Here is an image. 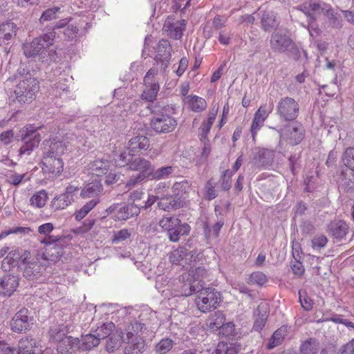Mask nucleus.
<instances>
[{"label": "nucleus", "mask_w": 354, "mask_h": 354, "mask_svg": "<svg viewBox=\"0 0 354 354\" xmlns=\"http://www.w3.org/2000/svg\"><path fill=\"white\" fill-rule=\"evenodd\" d=\"M6 265L8 266V268L15 266L21 268L24 276L28 279H33L43 270V266L32 259L30 252L26 250L17 249L8 252L2 262V266L6 269Z\"/></svg>", "instance_id": "nucleus-1"}, {"label": "nucleus", "mask_w": 354, "mask_h": 354, "mask_svg": "<svg viewBox=\"0 0 354 354\" xmlns=\"http://www.w3.org/2000/svg\"><path fill=\"white\" fill-rule=\"evenodd\" d=\"M193 292H195L196 307L203 313L216 310L220 306L223 300L221 293L214 288H201Z\"/></svg>", "instance_id": "nucleus-2"}, {"label": "nucleus", "mask_w": 354, "mask_h": 354, "mask_svg": "<svg viewBox=\"0 0 354 354\" xmlns=\"http://www.w3.org/2000/svg\"><path fill=\"white\" fill-rule=\"evenodd\" d=\"M55 35L56 32L52 30L41 37L34 38L31 41H26L22 44L24 55L27 58H30L45 54L46 50L53 45Z\"/></svg>", "instance_id": "nucleus-3"}, {"label": "nucleus", "mask_w": 354, "mask_h": 354, "mask_svg": "<svg viewBox=\"0 0 354 354\" xmlns=\"http://www.w3.org/2000/svg\"><path fill=\"white\" fill-rule=\"evenodd\" d=\"M159 225L171 242H177L180 236L189 234L191 227L175 216H164L159 221Z\"/></svg>", "instance_id": "nucleus-4"}, {"label": "nucleus", "mask_w": 354, "mask_h": 354, "mask_svg": "<svg viewBox=\"0 0 354 354\" xmlns=\"http://www.w3.org/2000/svg\"><path fill=\"white\" fill-rule=\"evenodd\" d=\"M49 131L50 137L42 142V154L62 158L67 152L68 142L65 136L56 132V129L54 131L50 129Z\"/></svg>", "instance_id": "nucleus-5"}, {"label": "nucleus", "mask_w": 354, "mask_h": 354, "mask_svg": "<svg viewBox=\"0 0 354 354\" xmlns=\"http://www.w3.org/2000/svg\"><path fill=\"white\" fill-rule=\"evenodd\" d=\"M40 89L39 81L33 77L21 80L15 89L16 99L19 102H32Z\"/></svg>", "instance_id": "nucleus-6"}, {"label": "nucleus", "mask_w": 354, "mask_h": 354, "mask_svg": "<svg viewBox=\"0 0 354 354\" xmlns=\"http://www.w3.org/2000/svg\"><path fill=\"white\" fill-rule=\"evenodd\" d=\"M128 169L138 172L136 176L129 179L127 183V187H132L150 178L153 171V166L149 160L142 157H137L131 158Z\"/></svg>", "instance_id": "nucleus-7"}, {"label": "nucleus", "mask_w": 354, "mask_h": 354, "mask_svg": "<svg viewBox=\"0 0 354 354\" xmlns=\"http://www.w3.org/2000/svg\"><path fill=\"white\" fill-rule=\"evenodd\" d=\"M43 127H36L35 124H28L21 131V138L24 142L19 149L20 154H29L41 142V135L37 131L43 129Z\"/></svg>", "instance_id": "nucleus-8"}, {"label": "nucleus", "mask_w": 354, "mask_h": 354, "mask_svg": "<svg viewBox=\"0 0 354 354\" xmlns=\"http://www.w3.org/2000/svg\"><path fill=\"white\" fill-rule=\"evenodd\" d=\"M298 10L301 11L307 17V21H316L317 17L322 14L329 17L333 15V10L329 6H322L315 0H308L304 1L298 7Z\"/></svg>", "instance_id": "nucleus-9"}, {"label": "nucleus", "mask_w": 354, "mask_h": 354, "mask_svg": "<svg viewBox=\"0 0 354 354\" xmlns=\"http://www.w3.org/2000/svg\"><path fill=\"white\" fill-rule=\"evenodd\" d=\"M187 278L188 285L189 286L187 292H185V295H191L193 291L200 289L199 286L203 288V284L205 281H209V274L207 271L202 267H197L194 269H189L187 274H183L182 279L184 280Z\"/></svg>", "instance_id": "nucleus-10"}, {"label": "nucleus", "mask_w": 354, "mask_h": 354, "mask_svg": "<svg viewBox=\"0 0 354 354\" xmlns=\"http://www.w3.org/2000/svg\"><path fill=\"white\" fill-rule=\"evenodd\" d=\"M277 113L285 121H293L299 115V105L292 97L281 98L277 106Z\"/></svg>", "instance_id": "nucleus-11"}, {"label": "nucleus", "mask_w": 354, "mask_h": 354, "mask_svg": "<svg viewBox=\"0 0 354 354\" xmlns=\"http://www.w3.org/2000/svg\"><path fill=\"white\" fill-rule=\"evenodd\" d=\"M62 158L42 154L41 169L44 175L48 178H57L64 170Z\"/></svg>", "instance_id": "nucleus-12"}, {"label": "nucleus", "mask_w": 354, "mask_h": 354, "mask_svg": "<svg viewBox=\"0 0 354 354\" xmlns=\"http://www.w3.org/2000/svg\"><path fill=\"white\" fill-rule=\"evenodd\" d=\"M218 110V106L216 105L214 106L212 109L209 111L207 119L202 122L201 127L198 129L199 139L204 144L202 153L205 156H208L210 152V145L209 144V139L207 136L210 131L213 123L216 120Z\"/></svg>", "instance_id": "nucleus-13"}, {"label": "nucleus", "mask_w": 354, "mask_h": 354, "mask_svg": "<svg viewBox=\"0 0 354 354\" xmlns=\"http://www.w3.org/2000/svg\"><path fill=\"white\" fill-rule=\"evenodd\" d=\"M108 215H111L112 218L115 221H127V219L137 216L140 209L133 204H129L120 207L118 203H114L106 209Z\"/></svg>", "instance_id": "nucleus-14"}, {"label": "nucleus", "mask_w": 354, "mask_h": 354, "mask_svg": "<svg viewBox=\"0 0 354 354\" xmlns=\"http://www.w3.org/2000/svg\"><path fill=\"white\" fill-rule=\"evenodd\" d=\"M151 129L158 133L172 132L177 126L176 120L168 114H158L151 120Z\"/></svg>", "instance_id": "nucleus-15"}, {"label": "nucleus", "mask_w": 354, "mask_h": 354, "mask_svg": "<svg viewBox=\"0 0 354 354\" xmlns=\"http://www.w3.org/2000/svg\"><path fill=\"white\" fill-rule=\"evenodd\" d=\"M32 318L28 317V310L26 308L19 310L10 322L11 330L16 333L25 332L30 329Z\"/></svg>", "instance_id": "nucleus-16"}, {"label": "nucleus", "mask_w": 354, "mask_h": 354, "mask_svg": "<svg viewBox=\"0 0 354 354\" xmlns=\"http://www.w3.org/2000/svg\"><path fill=\"white\" fill-rule=\"evenodd\" d=\"M272 112V108L269 107L266 104H261L254 115L250 132L252 140H256L258 131L264 126L265 121Z\"/></svg>", "instance_id": "nucleus-17"}, {"label": "nucleus", "mask_w": 354, "mask_h": 354, "mask_svg": "<svg viewBox=\"0 0 354 354\" xmlns=\"http://www.w3.org/2000/svg\"><path fill=\"white\" fill-rule=\"evenodd\" d=\"M6 354H38L37 342L33 339L22 338L19 340L18 348L9 347L6 350Z\"/></svg>", "instance_id": "nucleus-18"}, {"label": "nucleus", "mask_w": 354, "mask_h": 354, "mask_svg": "<svg viewBox=\"0 0 354 354\" xmlns=\"http://www.w3.org/2000/svg\"><path fill=\"white\" fill-rule=\"evenodd\" d=\"M54 228L52 223H46L38 227V233L44 236V237L39 239V242L41 244L46 245V250L50 249L52 250L54 249L53 243H57L60 239L59 236L50 234Z\"/></svg>", "instance_id": "nucleus-19"}, {"label": "nucleus", "mask_w": 354, "mask_h": 354, "mask_svg": "<svg viewBox=\"0 0 354 354\" xmlns=\"http://www.w3.org/2000/svg\"><path fill=\"white\" fill-rule=\"evenodd\" d=\"M292 46V40L286 35L274 32L271 36L270 46L274 51L284 53Z\"/></svg>", "instance_id": "nucleus-20"}, {"label": "nucleus", "mask_w": 354, "mask_h": 354, "mask_svg": "<svg viewBox=\"0 0 354 354\" xmlns=\"http://www.w3.org/2000/svg\"><path fill=\"white\" fill-rule=\"evenodd\" d=\"M111 166L110 160L97 158L88 163L87 168L91 174L100 177L106 175L109 171Z\"/></svg>", "instance_id": "nucleus-21"}, {"label": "nucleus", "mask_w": 354, "mask_h": 354, "mask_svg": "<svg viewBox=\"0 0 354 354\" xmlns=\"http://www.w3.org/2000/svg\"><path fill=\"white\" fill-rule=\"evenodd\" d=\"M185 26V20L174 21L171 17H168L165 22L164 29L170 37L179 39L182 37Z\"/></svg>", "instance_id": "nucleus-22"}, {"label": "nucleus", "mask_w": 354, "mask_h": 354, "mask_svg": "<svg viewBox=\"0 0 354 354\" xmlns=\"http://www.w3.org/2000/svg\"><path fill=\"white\" fill-rule=\"evenodd\" d=\"M103 192V185L100 180H95L86 184L80 191V196L84 198L98 199Z\"/></svg>", "instance_id": "nucleus-23"}, {"label": "nucleus", "mask_w": 354, "mask_h": 354, "mask_svg": "<svg viewBox=\"0 0 354 354\" xmlns=\"http://www.w3.org/2000/svg\"><path fill=\"white\" fill-rule=\"evenodd\" d=\"M50 339L54 342H57V351L60 353H63L66 351V348H62V344L70 343L72 340V337L66 336L63 330H61L59 326H55L51 327L49 330Z\"/></svg>", "instance_id": "nucleus-24"}, {"label": "nucleus", "mask_w": 354, "mask_h": 354, "mask_svg": "<svg viewBox=\"0 0 354 354\" xmlns=\"http://www.w3.org/2000/svg\"><path fill=\"white\" fill-rule=\"evenodd\" d=\"M185 205V201L175 196H167L160 198L158 206L160 209L170 212L180 209Z\"/></svg>", "instance_id": "nucleus-25"}, {"label": "nucleus", "mask_w": 354, "mask_h": 354, "mask_svg": "<svg viewBox=\"0 0 354 354\" xmlns=\"http://www.w3.org/2000/svg\"><path fill=\"white\" fill-rule=\"evenodd\" d=\"M183 102L187 108L194 113H201L207 106L206 100L196 95L186 96L183 98Z\"/></svg>", "instance_id": "nucleus-26"}, {"label": "nucleus", "mask_w": 354, "mask_h": 354, "mask_svg": "<svg viewBox=\"0 0 354 354\" xmlns=\"http://www.w3.org/2000/svg\"><path fill=\"white\" fill-rule=\"evenodd\" d=\"M149 147V140L145 136H136L131 138L127 143V150L132 154H136Z\"/></svg>", "instance_id": "nucleus-27"}, {"label": "nucleus", "mask_w": 354, "mask_h": 354, "mask_svg": "<svg viewBox=\"0 0 354 354\" xmlns=\"http://www.w3.org/2000/svg\"><path fill=\"white\" fill-rule=\"evenodd\" d=\"M171 46L169 41L167 39H161L157 48L156 62H160L167 67L171 58Z\"/></svg>", "instance_id": "nucleus-28"}, {"label": "nucleus", "mask_w": 354, "mask_h": 354, "mask_svg": "<svg viewBox=\"0 0 354 354\" xmlns=\"http://www.w3.org/2000/svg\"><path fill=\"white\" fill-rule=\"evenodd\" d=\"M19 286L18 277L15 275H6L0 281V292L5 296H10Z\"/></svg>", "instance_id": "nucleus-29"}, {"label": "nucleus", "mask_w": 354, "mask_h": 354, "mask_svg": "<svg viewBox=\"0 0 354 354\" xmlns=\"http://www.w3.org/2000/svg\"><path fill=\"white\" fill-rule=\"evenodd\" d=\"M193 256L188 250L183 247H180L174 251H172L169 259L170 262L176 265H181L183 267H185L187 265V261L192 259Z\"/></svg>", "instance_id": "nucleus-30"}, {"label": "nucleus", "mask_w": 354, "mask_h": 354, "mask_svg": "<svg viewBox=\"0 0 354 354\" xmlns=\"http://www.w3.org/2000/svg\"><path fill=\"white\" fill-rule=\"evenodd\" d=\"M17 26L11 21L0 25V46L8 42L17 35Z\"/></svg>", "instance_id": "nucleus-31"}, {"label": "nucleus", "mask_w": 354, "mask_h": 354, "mask_svg": "<svg viewBox=\"0 0 354 354\" xmlns=\"http://www.w3.org/2000/svg\"><path fill=\"white\" fill-rule=\"evenodd\" d=\"M174 196L185 201L192 190V184L187 180L175 183L171 187Z\"/></svg>", "instance_id": "nucleus-32"}, {"label": "nucleus", "mask_w": 354, "mask_h": 354, "mask_svg": "<svg viewBox=\"0 0 354 354\" xmlns=\"http://www.w3.org/2000/svg\"><path fill=\"white\" fill-rule=\"evenodd\" d=\"M349 227L343 221L332 222L330 225V230L334 238L337 240L344 239L348 232Z\"/></svg>", "instance_id": "nucleus-33"}, {"label": "nucleus", "mask_w": 354, "mask_h": 354, "mask_svg": "<svg viewBox=\"0 0 354 354\" xmlns=\"http://www.w3.org/2000/svg\"><path fill=\"white\" fill-rule=\"evenodd\" d=\"M145 342L141 337L135 338L132 343L124 348V354H142L145 350Z\"/></svg>", "instance_id": "nucleus-34"}, {"label": "nucleus", "mask_w": 354, "mask_h": 354, "mask_svg": "<svg viewBox=\"0 0 354 354\" xmlns=\"http://www.w3.org/2000/svg\"><path fill=\"white\" fill-rule=\"evenodd\" d=\"M225 322V315L222 311H216L208 320V328L212 331H219L223 323Z\"/></svg>", "instance_id": "nucleus-35"}, {"label": "nucleus", "mask_w": 354, "mask_h": 354, "mask_svg": "<svg viewBox=\"0 0 354 354\" xmlns=\"http://www.w3.org/2000/svg\"><path fill=\"white\" fill-rule=\"evenodd\" d=\"M145 84L146 88L142 93V99L152 102L156 99L160 85L157 82L145 83Z\"/></svg>", "instance_id": "nucleus-36"}, {"label": "nucleus", "mask_w": 354, "mask_h": 354, "mask_svg": "<svg viewBox=\"0 0 354 354\" xmlns=\"http://www.w3.org/2000/svg\"><path fill=\"white\" fill-rule=\"evenodd\" d=\"M48 198V194L44 189L35 192L30 198L31 206L37 208H42L45 206Z\"/></svg>", "instance_id": "nucleus-37"}, {"label": "nucleus", "mask_w": 354, "mask_h": 354, "mask_svg": "<svg viewBox=\"0 0 354 354\" xmlns=\"http://www.w3.org/2000/svg\"><path fill=\"white\" fill-rule=\"evenodd\" d=\"M239 351V348L237 345L220 342L212 354H238Z\"/></svg>", "instance_id": "nucleus-38"}, {"label": "nucleus", "mask_w": 354, "mask_h": 354, "mask_svg": "<svg viewBox=\"0 0 354 354\" xmlns=\"http://www.w3.org/2000/svg\"><path fill=\"white\" fill-rule=\"evenodd\" d=\"M288 330L287 327L283 326L278 328L272 335L270 339L269 344L268 345V348L271 349L274 348L275 346L281 344L282 341L283 340L285 336L287 335Z\"/></svg>", "instance_id": "nucleus-39"}, {"label": "nucleus", "mask_w": 354, "mask_h": 354, "mask_svg": "<svg viewBox=\"0 0 354 354\" xmlns=\"http://www.w3.org/2000/svg\"><path fill=\"white\" fill-rule=\"evenodd\" d=\"M98 199H91L84 205L79 210H77L74 216L76 221H81L100 203Z\"/></svg>", "instance_id": "nucleus-40"}, {"label": "nucleus", "mask_w": 354, "mask_h": 354, "mask_svg": "<svg viewBox=\"0 0 354 354\" xmlns=\"http://www.w3.org/2000/svg\"><path fill=\"white\" fill-rule=\"evenodd\" d=\"M67 79L59 80L51 86L50 93L55 97H62L64 93L69 92V87L66 84Z\"/></svg>", "instance_id": "nucleus-41"}, {"label": "nucleus", "mask_w": 354, "mask_h": 354, "mask_svg": "<svg viewBox=\"0 0 354 354\" xmlns=\"http://www.w3.org/2000/svg\"><path fill=\"white\" fill-rule=\"evenodd\" d=\"M71 204L63 194L56 195L50 201V207L54 211L62 210L68 207Z\"/></svg>", "instance_id": "nucleus-42"}, {"label": "nucleus", "mask_w": 354, "mask_h": 354, "mask_svg": "<svg viewBox=\"0 0 354 354\" xmlns=\"http://www.w3.org/2000/svg\"><path fill=\"white\" fill-rule=\"evenodd\" d=\"M304 138V130L301 124L292 127L288 139L292 145L299 144Z\"/></svg>", "instance_id": "nucleus-43"}, {"label": "nucleus", "mask_w": 354, "mask_h": 354, "mask_svg": "<svg viewBox=\"0 0 354 354\" xmlns=\"http://www.w3.org/2000/svg\"><path fill=\"white\" fill-rule=\"evenodd\" d=\"M115 328V324L113 322L103 324L96 329L95 335L96 337H99L100 340L105 339L111 335Z\"/></svg>", "instance_id": "nucleus-44"}, {"label": "nucleus", "mask_w": 354, "mask_h": 354, "mask_svg": "<svg viewBox=\"0 0 354 354\" xmlns=\"http://www.w3.org/2000/svg\"><path fill=\"white\" fill-rule=\"evenodd\" d=\"M319 344L313 339L304 342L300 347V354H317Z\"/></svg>", "instance_id": "nucleus-45"}, {"label": "nucleus", "mask_w": 354, "mask_h": 354, "mask_svg": "<svg viewBox=\"0 0 354 354\" xmlns=\"http://www.w3.org/2000/svg\"><path fill=\"white\" fill-rule=\"evenodd\" d=\"M100 340L95 335L87 334L82 337V348L84 350H91L99 345Z\"/></svg>", "instance_id": "nucleus-46"}, {"label": "nucleus", "mask_w": 354, "mask_h": 354, "mask_svg": "<svg viewBox=\"0 0 354 354\" xmlns=\"http://www.w3.org/2000/svg\"><path fill=\"white\" fill-rule=\"evenodd\" d=\"M133 156L134 154L129 153V151H128V152L127 150L123 151L117 158H115V166L119 167L127 166V169H129L130 162L131 158H133Z\"/></svg>", "instance_id": "nucleus-47"}, {"label": "nucleus", "mask_w": 354, "mask_h": 354, "mask_svg": "<svg viewBox=\"0 0 354 354\" xmlns=\"http://www.w3.org/2000/svg\"><path fill=\"white\" fill-rule=\"evenodd\" d=\"M53 248L52 250L50 249L46 250V245H44V247L41 248V259L46 261H54L57 257L59 253V248L56 243H53Z\"/></svg>", "instance_id": "nucleus-48"}, {"label": "nucleus", "mask_w": 354, "mask_h": 354, "mask_svg": "<svg viewBox=\"0 0 354 354\" xmlns=\"http://www.w3.org/2000/svg\"><path fill=\"white\" fill-rule=\"evenodd\" d=\"M80 191V188L77 185L69 183L65 188L64 193L68 203L71 205L75 199L77 198V194Z\"/></svg>", "instance_id": "nucleus-49"}, {"label": "nucleus", "mask_w": 354, "mask_h": 354, "mask_svg": "<svg viewBox=\"0 0 354 354\" xmlns=\"http://www.w3.org/2000/svg\"><path fill=\"white\" fill-rule=\"evenodd\" d=\"M174 342L171 339L165 338L158 342L156 346V351L160 354L168 353L173 347Z\"/></svg>", "instance_id": "nucleus-50"}, {"label": "nucleus", "mask_w": 354, "mask_h": 354, "mask_svg": "<svg viewBox=\"0 0 354 354\" xmlns=\"http://www.w3.org/2000/svg\"><path fill=\"white\" fill-rule=\"evenodd\" d=\"M344 165L354 171V147H348L343 153Z\"/></svg>", "instance_id": "nucleus-51"}, {"label": "nucleus", "mask_w": 354, "mask_h": 354, "mask_svg": "<svg viewBox=\"0 0 354 354\" xmlns=\"http://www.w3.org/2000/svg\"><path fill=\"white\" fill-rule=\"evenodd\" d=\"M299 301L302 308L307 311L311 310L313 308V300L307 295L305 290L299 292Z\"/></svg>", "instance_id": "nucleus-52"}, {"label": "nucleus", "mask_w": 354, "mask_h": 354, "mask_svg": "<svg viewBox=\"0 0 354 354\" xmlns=\"http://www.w3.org/2000/svg\"><path fill=\"white\" fill-rule=\"evenodd\" d=\"M236 334L235 325L233 322L223 323L221 328L218 331V335L222 337H234Z\"/></svg>", "instance_id": "nucleus-53"}, {"label": "nucleus", "mask_w": 354, "mask_h": 354, "mask_svg": "<svg viewBox=\"0 0 354 354\" xmlns=\"http://www.w3.org/2000/svg\"><path fill=\"white\" fill-rule=\"evenodd\" d=\"M174 171V169L171 166L163 167L153 170L151 179H161L167 177Z\"/></svg>", "instance_id": "nucleus-54"}, {"label": "nucleus", "mask_w": 354, "mask_h": 354, "mask_svg": "<svg viewBox=\"0 0 354 354\" xmlns=\"http://www.w3.org/2000/svg\"><path fill=\"white\" fill-rule=\"evenodd\" d=\"M31 232L30 227H15L8 230H5L0 233V240L5 239L12 234H28Z\"/></svg>", "instance_id": "nucleus-55"}, {"label": "nucleus", "mask_w": 354, "mask_h": 354, "mask_svg": "<svg viewBox=\"0 0 354 354\" xmlns=\"http://www.w3.org/2000/svg\"><path fill=\"white\" fill-rule=\"evenodd\" d=\"M131 236V231L129 229L123 228L113 234L112 242L113 243H120L129 239Z\"/></svg>", "instance_id": "nucleus-56"}, {"label": "nucleus", "mask_w": 354, "mask_h": 354, "mask_svg": "<svg viewBox=\"0 0 354 354\" xmlns=\"http://www.w3.org/2000/svg\"><path fill=\"white\" fill-rule=\"evenodd\" d=\"M268 281L266 274L261 272H252L249 277V282L252 284L263 286Z\"/></svg>", "instance_id": "nucleus-57"}, {"label": "nucleus", "mask_w": 354, "mask_h": 354, "mask_svg": "<svg viewBox=\"0 0 354 354\" xmlns=\"http://www.w3.org/2000/svg\"><path fill=\"white\" fill-rule=\"evenodd\" d=\"M262 28L265 31H270L277 24L274 17L266 15L263 16L262 20Z\"/></svg>", "instance_id": "nucleus-58"}, {"label": "nucleus", "mask_w": 354, "mask_h": 354, "mask_svg": "<svg viewBox=\"0 0 354 354\" xmlns=\"http://www.w3.org/2000/svg\"><path fill=\"white\" fill-rule=\"evenodd\" d=\"M233 172L229 169L225 170L222 175L221 187L223 190L227 191L231 188V178Z\"/></svg>", "instance_id": "nucleus-59"}, {"label": "nucleus", "mask_w": 354, "mask_h": 354, "mask_svg": "<svg viewBox=\"0 0 354 354\" xmlns=\"http://www.w3.org/2000/svg\"><path fill=\"white\" fill-rule=\"evenodd\" d=\"M268 319V315L266 313L258 315V317L255 319L253 325V329L257 331H260L265 326V324Z\"/></svg>", "instance_id": "nucleus-60"}, {"label": "nucleus", "mask_w": 354, "mask_h": 354, "mask_svg": "<svg viewBox=\"0 0 354 354\" xmlns=\"http://www.w3.org/2000/svg\"><path fill=\"white\" fill-rule=\"evenodd\" d=\"M26 176V174H10L9 176H8L7 181L10 185L18 186L19 184L21 183Z\"/></svg>", "instance_id": "nucleus-61"}, {"label": "nucleus", "mask_w": 354, "mask_h": 354, "mask_svg": "<svg viewBox=\"0 0 354 354\" xmlns=\"http://www.w3.org/2000/svg\"><path fill=\"white\" fill-rule=\"evenodd\" d=\"M120 346V341L118 337H115L114 335H112L109 337L106 348V351L109 353L113 352L115 349L119 348Z\"/></svg>", "instance_id": "nucleus-62"}, {"label": "nucleus", "mask_w": 354, "mask_h": 354, "mask_svg": "<svg viewBox=\"0 0 354 354\" xmlns=\"http://www.w3.org/2000/svg\"><path fill=\"white\" fill-rule=\"evenodd\" d=\"M104 176H105L104 183L106 185H113V184L118 183L120 178V174L115 171H113L112 170H111L109 172L108 171V173Z\"/></svg>", "instance_id": "nucleus-63"}, {"label": "nucleus", "mask_w": 354, "mask_h": 354, "mask_svg": "<svg viewBox=\"0 0 354 354\" xmlns=\"http://www.w3.org/2000/svg\"><path fill=\"white\" fill-rule=\"evenodd\" d=\"M59 10V8H53L47 9L44 11L40 18L41 21H50L53 19H55L56 17L57 12Z\"/></svg>", "instance_id": "nucleus-64"}]
</instances>
